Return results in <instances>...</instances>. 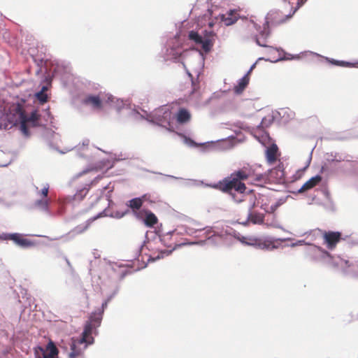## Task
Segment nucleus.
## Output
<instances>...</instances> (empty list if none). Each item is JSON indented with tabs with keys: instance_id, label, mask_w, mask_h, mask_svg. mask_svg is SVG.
<instances>
[{
	"instance_id": "1",
	"label": "nucleus",
	"mask_w": 358,
	"mask_h": 358,
	"mask_svg": "<svg viewBox=\"0 0 358 358\" xmlns=\"http://www.w3.org/2000/svg\"><path fill=\"white\" fill-rule=\"evenodd\" d=\"M102 316L101 313H92L89 320L86 322L82 336L80 339L74 340L71 345L69 358H78L88 345L94 343L93 334H96V329L101 325Z\"/></svg>"
},
{
	"instance_id": "2",
	"label": "nucleus",
	"mask_w": 358,
	"mask_h": 358,
	"mask_svg": "<svg viewBox=\"0 0 358 358\" xmlns=\"http://www.w3.org/2000/svg\"><path fill=\"white\" fill-rule=\"evenodd\" d=\"M251 176L252 171L248 168H243L220 181L215 187L224 193L231 194V191L234 189L242 194L246 189V186L243 181Z\"/></svg>"
},
{
	"instance_id": "3",
	"label": "nucleus",
	"mask_w": 358,
	"mask_h": 358,
	"mask_svg": "<svg viewBox=\"0 0 358 358\" xmlns=\"http://www.w3.org/2000/svg\"><path fill=\"white\" fill-rule=\"evenodd\" d=\"M215 34L213 31H205L201 36L196 31H191L189 32V39L195 44L201 46L203 51L206 53L209 52L215 43Z\"/></svg>"
},
{
	"instance_id": "4",
	"label": "nucleus",
	"mask_w": 358,
	"mask_h": 358,
	"mask_svg": "<svg viewBox=\"0 0 358 358\" xmlns=\"http://www.w3.org/2000/svg\"><path fill=\"white\" fill-rule=\"evenodd\" d=\"M278 204L273 202L271 197L261 194L256 202L252 205V208H259L266 213H273L277 209Z\"/></svg>"
},
{
	"instance_id": "5",
	"label": "nucleus",
	"mask_w": 358,
	"mask_h": 358,
	"mask_svg": "<svg viewBox=\"0 0 358 358\" xmlns=\"http://www.w3.org/2000/svg\"><path fill=\"white\" fill-rule=\"evenodd\" d=\"M34 352L36 358H57L59 351L53 342L50 341L45 349L38 346L35 348Z\"/></svg>"
},
{
	"instance_id": "6",
	"label": "nucleus",
	"mask_w": 358,
	"mask_h": 358,
	"mask_svg": "<svg viewBox=\"0 0 358 358\" xmlns=\"http://www.w3.org/2000/svg\"><path fill=\"white\" fill-rule=\"evenodd\" d=\"M322 238L323 243L330 250H334L337 244L343 239L341 232L333 231H324L322 233Z\"/></svg>"
},
{
	"instance_id": "7",
	"label": "nucleus",
	"mask_w": 358,
	"mask_h": 358,
	"mask_svg": "<svg viewBox=\"0 0 358 358\" xmlns=\"http://www.w3.org/2000/svg\"><path fill=\"white\" fill-rule=\"evenodd\" d=\"M295 13V10H291L288 14L283 13L280 10H271L267 17V22L271 25H278L285 22Z\"/></svg>"
},
{
	"instance_id": "8",
	"label": "nucleus",
	"mask_w": 358,
	"mask_h": 358,
	"mask_svg": "<svg viewBox=\"0 0 358 358\" xmlns=\"http://www.w3.org/2000/svg\"><path fill=\"white\" fill-rule=\"evenodd\" d=\"M39 117L40 115L36 110L33 111L29 116H27V114L24 115V118L20 121V130L24 136H29L28 126L36 127Z\"/></svg>"
},
{
	"instance_id": "9",
	"label": "nucleus",
	"mask_w": 358,
	"mask_h": 358,
	"mask_svg": "<svg viewBox=\"0 0 358 358\" xmlns=\"http://www.w3.org/2000/svg\"><path fill=\"white\" fill-rule=\"evenodd\" d=\"M3 239L11 240L15 244L23 248H31L36 245L34 241L26 238L22 234L17 233L3 234Z\"/></svg>"
},
{
	"instance_id": "10",
	"label": "nucleus",
	"mask_w": 358,
	"mask_h": 358,
	"mask_svg": "<svg viewBox=\"0 0 358 358\" xmlns=\"http://www.w3.org/2000/svg\"><path fill=\"white\" fill-rule=\"evenodd\" d=\"M322 180V178L320 175H317L314 177L310 178L308 181H306L301 187L299 189V193H303L309 189H313L315 186H317Z\"/></svg>"
},
{
	"instance_id": "11",
	"label": "nucleus",
	"mask_w": 358,
	"mask_h": 358,
	"mask_svg": "<svg viewBox=\"0 0 358 358\" xmlns=\"http://www.w3.org/2000/svg\"><path fill=\"white\" fill-rule=\"evenodd\" d=\"M255 67V64H254L248 71V73L244 76L238 82V85L234 87V91L237 94L241 93L247 87V85L249 83V74L251 73V71L253 70V69Z\"/></svg>"
},
{
	"instance_id": "12",
	"label": "nucleus",
	"mask_w": 358,
	"mask_h": 358,
	"mask_svg": "<svg viewBox=\"0 0 358 358\" xmlns=\"http://www.w3.org/2000/svg\"><path fill=\"white\" fill-rule=\"evenodd\" d=\"M238 19V13L236 10H230L221 15V20L225 25L229 26L235 23Z\"/></svg>"
},
{
	"instance_id": "13",
	"label": "nucleus",
	"mask_w": 358,
	"mask_h": 358,
	"mask_svg": "<svg viewBox=\"0 0 358 358\" xmlns=\"http://www.w3.org/2000/svg\"><path fill=\"white\" fill-rule=\"evenodd\" d=\"M278 150L277 145L274 144L266 149V157L270 165H273L277 161Z\"/></svg>"
},
{
	"instance_id": "14",
	"label": "nucleus",
	"mask_w": 358,
	"mask_h": 358,
	"mask_svg": "<svg viewBox=\"0 0 358 358\" xmlns=\"http://www.w3.org/2000/svg\"><path fill=\"white\" fill-rule=\"evenodd\" d=\"M254 208H252V207L250 209V212L248 215V219L253 224H261L264 221V214L257 213L255 210H253Z\"/></svg>"
},
{
	"instance_id": "15",
	"label": "nucleus",
	"mask_w": 358,
	"mask_h": 358,
	"mask_svg": "<svg viewBox=\"0 0 358 358\" xmlns=\"http://www.w3.org/2000/svg\"><path fill=\"white\" fill-rule=\"evenodd\" d=\"M271 176L275 177L279 182L285 180V173L284 171V165L280 163L276 167L271 171Z\"/></svg>"
},
{
	"instance_id": "16",
	"label": "nucleus",
	"mask_w": 358,
	"mask_h": 358,
	"mask_svg": "<svg viewBox=\"0 0 358 358\" xmlns=\"http://www.w3.org/2000/svg\"><path fill=\"white\" fill-rule=\"evenodd\" d=\"M127 206L131 209L137 217H140V213H138V210H139L143 206V203L140 198L136 197L128 201Z\"/></svg>"
},
{
	"instance_id": "17",
	"label": "nucleus",
	"mask_w": 358,
	"mask_h": 358,
	"mask_svg": "<svg viewBox=\"0 0 358 358\" xmlns=\"http://www.w3.org/2000/svg\"><path fill=\"white\" fill-rule=\"evenodd\" d=\"M191 119L190 113L185 108H181L176 114V120L179 124L188 122Z\"/></svg>"
},
{
	"instance_id": "18",
	"label": "nucleus",
	"mask_w": 358,
	"mask_h": 358,
	"mask_svg": "<svg viewBox=\"0 0 358 358\" xmlns=\"http://www.w3.org/2000/svg\"><path fill=\"white\" fill-rule=\"evenodd\" d=\"M83 103L86 105H91L94 108H101V100L98 96H88L83 100Z\"/></svg>"
},
{
	"instance_id": "19",
	"label": "nucleus",
	"mask_w": 358,
	"mask_h": 358,
	"mask_svg": "<svg viewBox=\"0 0 358 358\" xmlns=\"http://www.w3.org/2000/svg\"><path fill=\"white\" fill-rule=\"evenodd\" d=\"M13 111L14 112V115L15 117V124L17 122H20L24 118V115H26L25 110L24 109V107L22 104L17 103V105L14 106L13 108Z\"/></svg>"
},
{
	"instance_id": "20",
	"label": "nucleus",
	"mask_w": 358,
	"mask_h": 358,
	"mask_svg": "<svg viewBox=\"0 0 358 358\" xmlns=\"http://www.w3.org/2000/svg\"><path fill=\"white\" fill-rule=\"evenodd\" d=\"M143 221L144 224L147 227H152L157 223L158 219L153 213L150 210H147L145 211V217Z\"/></svg>"
},
{
	"instance_id": "21",
	"label": "nucleus",
	"mask_w": 358,
	"mask_h": 358,
	"mask_svg": "<svg viewBox=\"0 0 358 358\" xmlns=\"http://www.w3.org/2000/svg\"><path fill=\"white\" fill-rule=\"evenodd\" d=\"M90 188V185H87L83 188L78 190L76 192V193L73 196L72 201L74 202L82 201L87 195Z\"/></svg>"
},
{
	"instance_id": "22",
	"label": "nucleus",
	"mask_w": 358,
	"mask_h": 358,
	"mask_svg": "<svg viewBox=\"0 0 358 358\" xmlns=\"http://www.w3.org/2000/svg\"><path fill=\"white\" fill-rule=\"evenodd\" d=\"M99 217L100 215H99L96 217H94L93 218L89 219L85 224L77 226L75 229L76 231L80 234L84 232L89 228L92 222Z\"/></svg>"
},
{
	"instance_id": "23",
	"label": "nucleus",
	"mask_w": 358,
	"mask_h": 358,
	"mask_svg": "<svg viewBox=\"0 0 358 358\" xmlns=\"http://www.w3.org/2000/svg\"><path fill=\"white\" fill-rule=\"evenodd\" d=\"M46 90L47 87L43 86L41 90L36 94V96L41 103H44L48 101V95L45 92Z\"/></svg>"
},
{
	"instance_id": "24",
	"label": "nucleus",
	"mask_w": 358,
	"mask_h": 358,
	"mask_svg": "<svg viewBox=\"0 0 358 358\" xmlns=\"http://www.w3.org/2000/svg\"><path fill=\"white\" fill-rule=\"evenodd\" d=\"M49 201L48 199H41L39 200H37L35 202V206L43 210H47L48 208Z\"/></svg>"
},
{
	"instance_id": "25",
	"label": "nucleus",
	"mask_w": 358,
	"mask_h": 358,
	"mask_svg": "<svg viewBox=\"0 0 358 358\" xmlns=\"http://www.w3.org/2000/svg\"><path fill=\"white\" fill-rule=\"evenodd\" d=\"M49 191V185L45 183L43 185V188L37 192V194L41 197V199H47Z\"/></svg>"
},
{
	"instance_id": "26",
	"label": "nucleus",
	"mask_w": 358,
	"mask_h": 358,
	"mask_svg": "<svg viewBox=\"0 0 358 358\" xmlns=\"http://www.w3.org/2000/svg\"><path fill=\"white\" fill-rule=\"evenodd\" d=\"M317 252H321L324 255H329L328 252L322 249L320 247L314 246L310 250V252L313 254H316Z\"/></svg>"
},
{
	"instance_id": "27",
	"label": "nucleus",
	"mask_w": 358,
	"mask_h": 358,
	"mask_svg": "<svg viewBox=\"0 0 358 358\" xmlns=\"http://www.w3.org/2000/svg\"><path fill=\"white\" fill-rule=\"evenodd\" d=\"M256 42H257V45H259V46L267 47V45L266 44L265 39H263L262 41H261L259 38H256Z\"/></svg>"
},
{
	"instance_id": "28",
	"label": "nucleus",
	"mask_w": 358,
	"mask_h": 358,
	"mask_svg": "<svg viewBox=\"0 0 358 358\" xmlns=\"http://www.w3.org/2000/svg\"><path fill=\"white\" fill-rule=\"evenodd\" d=\"M150 195L143 194L142 196L139 197L141 199L142 203H143L145 201H151L150 200Z\"/></svg>"
},
{
	"instance_id": "29",
	"label": "nucleus",
	"mask_w": 358,
	"mask_h": 358,
	"mask_svg": "<svg viewBox=\"0 0 358 358\" xmlns=\"http://www.w3.org/2000/svg\"><path fill=\"white\" fill-rule=\"evenodd\" d=\"M345 264L348 267H350L351 266H352V263L350 262V260H346L345 261Z\"/></svg>"
},
{
	"instance_id": "30",
	"label": "nucleus",
	"mask_w": 358,
	"mask_h": 358,
	"mask_svg": "<svg viewBox=\"0 0 358 358\" xmlns=\"http://www.w3.org/2000/svg\"><path fill=\"white\" fill-rule=\"evenodd\" d=\"M355 267H356L358 269V261L355 262V265H353Z\"/></svg>"
},
{
	"instance_id": "31",
	"label": "nucleus",
	"mask_w": 358,
	"mask_h": 358,
	"mask_svg": "<svg viewBox=\"0 0 358 358\" xmlns=\"http://www.w3.org/2000/svg\"><path fill=\"white\" fill-rule=\"evenodd\" d=\"M208 25L210 27H212L213 26V23L212 22L208 23Z\"/></svg>"
},
{
	"instance_id": "32",
	"label": "nucleus",
	"mask_w": 358,
	"mask_h": 358,
	"mask_svg": "<svg viewBox=\"0 0 358 358\" xmlns=\"http://www.w3.org/2000/svg\"><path fill=\"white\" fill-rule=\"evenodd\" d=\"M192 85L194 87V91L196 90V87H195V83L192 81Z\"/></svg>"
},
{
	"instance_id": "33",
	"label": "nucleus",
	"mask_w": 358,
	"mask_h": 358,
	"mask_svg": "<svg viewBox=\"0 0 358 358\" xmlns=\"http://www.w3.org/2000/svg\"><path fill=\"white\" fill-rule=\"evenodd\" d=\"M261 180V177H258L257 180Z\"/></svg>"
},
{
	"instance_id": "34",
	"label": "nucleus",
	"mask_w": 358,
	"mask_h": 358,
	"mask_svg": "<svg viewBox=\"0 0 358 358\" xmlns=\"http://www.w3.org/2000/svg\"><path fill=\"white\" fill-rule=\"evenodd\" d=\"M106 305H107V303H103V307L104 306H106Z\"/></svg>"
},
{
	"instance_id": "35",
	"label": "nucleus",
	"mask_w": 358,
	"mask_h": 358,
	"mask_svg": "<svg viewBox=\"0 0 358 358\" xmlns=\"http://www.w3.org/2000/svg\"><path fill=\"white\" fill-rule=\"evenodd\" d=\"M283 1H284L285 2H287V0H283Z\"/></svg>"
}]
</instances>
